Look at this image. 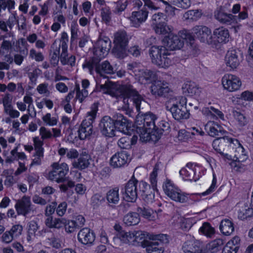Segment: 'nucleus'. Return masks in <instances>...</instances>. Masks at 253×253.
Wrapping results in <instances>:
<instances>
[{
	"mask_svg": "<svg viewBox=\"0 0 253 253\" xmlns=\"http://www.w3.org/2000/svg\"><path fill=\"white\" fill-rule=\"evenodd\" d=\"M96 86L99 91L108 94L112 97L118 99L119 101L123 102L122 108L126 111V114L131 116L132 109L130 107L129 100L132 101L138 111L140 110V104L143 98L138 92L129 84L120 85L105 80L104 84H101L98 80Z\"/></svg>",
	"mask_w": 253,
	"mask_h": 253,
	"instance_id": "nucleus-1",
	"label": "nucleus"
},
{
	"mask_svg": "<svg viewBox=\"0 0 253 253\" xmlns=\"http://www.w3.org/2000/svg\"><path fill=\"white\" fill-rule=\"evenodd\" d=\"M156 119L155 115L150 112L144 115L139 113L137 115L135 122L136 131L141 141H155L156 139L154 129Z\"/></svg>",
	"mask_w": 253,
	"mask_h": 253,
	"instance_id": "nucleus-2",
	"label": "nucleus"
},
{
	"mask_svg": "<svg viewBox=\"0 0 253 253\" xmlns=\"http://www.w3.org/2000/svg\"><path fill=\"white\" fill-rule=\"evenodd\" d=\"M179 36L182 40V41L188 43L194 40V38H198L201 42L207 43L214 46L215 42L213 40L211 30L207 27L204 26H196L192 30L191 32L183 30L179 32Z\"/></svg>",
	"mask_w": 253,
	"mask_h": 253,
	"instance_id": "nucleus-3",
	"label": "nucleus"
},
{
	"mask_svg": "<svg viewBox=\"0 0 253 253\" xmlns=\"http://www.w3.org/2000/svg\"><path fill=\"white\" fill-rule=\"evenodd\" d=\"M155 33L163 36L168 35L163 41V44L166 45L171 50H175L181 48L184 45V42L181 41V39L178 35H173L171 33L172 28L168 25L166 22L160 23L152 26Z\"/></svg>",
	"mask_w": 253,
	"mask_h": 253,
	"instance_id": "nucleus-4",
	"label": "nucleus"
},
{
	"mask_svg": "<svg viewBox=\"0 0 253 253\" xmlns=\"http://www.w3.org/2000/svg\"><path fill=\"white\" fill-rule=\"evenodd\" d=\"M187 99L184 97L170 98L167 103V108L177 120L189 118V113L186 108Z\"/></svg>",
	"mask_w": 253,
	"mask_h": 253,
	"instance_id": "nucleus-5",
	"label": "nucleus"
},
{
	"mask_svg": "<svg viewBox=\"0 0 253 253\" xmlns=\"http://www.w3.org/2000/svg\"><path fill=\"white\" fill-rule=\"evenodd\" d=\"M164 45L165 47L152 46L149 50V55L154 64L161 68H168L172 65V61L168 57L169 55L168 50L170 49Z\"/></svg>",
	"mask_w": 253,
	"mask_h": 253,
	"instance_id": "nucleus-6",
	"label": "nucleus"
},
{
	"mask_svg": "<svg viewBox=\"0 0 253 253\" xmlns=\"http://www.w3.org/2000/svg\"><path fill=\"white\" fill-rule=\"evenodd\" d=\"M163 188L165 194L175 202L183 203L187 202L190 198L189 194L182 192L170 180L165 181Z\"/></svg>",
	"mask_w": 253,
	"mask_h": 253,
	"instance_id": "nucleus-7",
	"label": "nucleus"
},
{
	"mask_svg": "<svg viewBox=\"0 0 253 253\" xmlns=\"http://www.w3.org/2000/svg\"><path fill=\"white\" fill-rule=\"evenodd\" d=\"M205 169L196 163H188L179 170V175L184 181L198 180L205 173Z\"/></svg>",
	"mask_w": 253,
	"mask_h": 253,
	"instance_id": "nucleus-8",
	"label": "nucleus"
},
{
	"mask_svg": "<svg viewBox=\"0 0 253 253\" xmlns=\"http://www.w3.org/2000/svg\"><path fill=\"white\" fill-rule=\"evenodd\" d=\"M232 140V138L224 136L215 139L212 142L213 149L221 155V158L224 161L232 160L233 156L230 147Z\"/></svg>",
	"mask_w": 253,
	"mask_h": 253,
	"instance_id": "nucleus-9",
	"label": "nucleus"
},
{
	"mask_svg": "<svg viewBox=\"0 0 253 253\" xmlns=\"http://www.w3.org/2000/svg\"><path fill=\"white\" fill-rule=\"evenodd\" d=\"M128 41V38L125 32L120 31L115 34L113 52L116 56L123 58L126 56L127 53L126 46Z\"/></svg>",
	"mask_w": 253,
	"mask_h": 253,
	"instance_id": "nucleus-10",
	"label": "nucleus"
},
{
	"mask_svg": "<svg viewBox=\"0 0 253 253\" xmlns=\"http://www.w3.org/2000/svg\"><path fill=\"white\" fill-rule=\"evenodd\" d=\"M51 167L52 170L48 172L47 178L57 183L65 181L66 179L65 176L69 171L68 165L65 163L60 164L55 162L51 165Z\"/></svg>",
	"mask_w": 253,
	"mask_h": 253,
	"instance_id": "nucleus-11",
	"label": "nucleus"
},
{
	"mask_svg": "<svg viewBox=\"0 0 253 253\" xmlns=\"http://www.w3.org/2000/svg\"><path fill=\"white\" fill-rule=\"evenodd\" d=\"M221 84L223 89L229 92L238 91L242 86L240 78L236 75L230 73L223 75L221 79Z\"/></svg>",
	"mask_w": 253,
	"mask_h": 253,
	"instance_id": "nucleus-12",
	"label": "nucleus"
},
{
	"mask_svg": "<svg viewBox=\"0 0 253 253\" xmlns=\"http://www.w3.org/2000/svg\"><path fill=\"white\" fill-rule=\"evenodd\" d=\"M100 128L102 134L108 137L117 136L118 132L115 119L109 116L104 117L100 123Z\"/></svg>",
	"mask_w": 253,
	"mask_h": 253,
	"instance_id": "nucleus-13",
	"label": "nucleus"
},
{
	"mask_svg": "<svg viewBox=\"0 0 253 253\" xmlns=\"http://www.w3.org/2000/svg\"><path fill=\"white\" fill-rule=\"evenodd\" d=\"M128 68L133 71L135 76L141 83H149L155 78L154 73L147 70H140L136 63L129 64Z\"/></svg>",
	"mask_w": 253,
	"mask_h": 253,
	"instance_id": "nucleus-14",
	"label": "nucleus"
},
{
	"mask_svg": "<svg viewBox=\"0 0 253 253\" xmlns=\"http://www.w3.org/2000/svg\"><path fill=\"white\" fill-rule=\"evenodd\" d=\"M118 132L126 135H130L134 130L133 123L120 114L115 117Z\"/></svg>",
	"mask_w": 253,
	"mask_h": 253,
	"instance_id": "nucleus-15",
	"label": "nucleus"
},
{
	"mask_svg": "<svg viewBox=\"0 0 253 253\" xmlns=\"http://www.w3.org/2000/svg\"><path fill=\"white\" fill-rule=\"evenodd\" d=\"M242 56L238 50L231 49L226 53L224 62L230 71L236 70L240 66Z\"/></svg>",
	"mask_w": 253,
	"mask_h": 253,
	"instance_id": "nucleus-16",
	"label": "nucleus"
},
{
	"mask_svg": "<svg viewBox=\"0 0 253 253\" xmlns=\"http://www.w3.org/2000/svg\"><path fill=\"white\" fill-rule=\"evenodd\" d=\"M187 240L182 246V250L185 253H202L205 251L203 250V243L196 240L194 237L187 236Z\"/></svg>",
	"mask_w": 253,
	"mask_h": 253,
	"instance_id": "nucleus-17",
	"label": "nucleus"
},
{
	"mask_svg": "<svg viewBox=\"0 0 253 253\" xmlns=\"http://www.w3.org/2000/svg\"><path fill=\"white\" fill-rule=\"evenodd\" d=\"M111 41L108 38L99 39L95 47L94 54L99 59L105 57L111 48Z\"/></svg>",
	"mask_w": 253,
	"mask_h": 253,
	"instance_id": "nucleus-18",
	"label": "nucleus"
},
{
	"mask_svg": "<svg viewBox=\"0 0 253 253\" xmlns=\"http://www.w3.org/2000/svg\"><path fill=\"white\" fill-rule=\"evenodd\" d=\"M230 147L233 159H239L242 161H246L248 159L247 152L237 139L233 138Z\"/></svg>",
	"mask_w": 253,
	"mask_h": 253,
	"instance_id": "nucleus-19",
	"label": "nucleus"
},
{
	"mask_svg": "<svg viewBox=\"0 0 253 253\" xmlns=\"http://www.w3.org/2000/svg\"><path fill=\"white\" fill-rule=\"evenodd\" d=\"M78 241L84 245L90 246L93 245L95 234L94 232L88 228H84L79 231L77 235Z\"/></svg>",
	"mask_w": 253,
	"mask_h": 253,
	"instance_id": "nucleus-20",
	"label": "nucleus"
},
{
	"mask_svg": "<svg viewBox=\"0 0 253 253\" xmlns=\"http://www.w3.org/2000/svg\"><path fill=\"white\" fill-rule=\"evenodd\" d=\"M182 90L186 95L196 99L201 98L203 94L202 89L196 83L191 82L185 83L183 85Z\"/></svg>",
	"mask_w": 253,
	"mask_h": 253,
	"instance_id": "nucleus-21",
	"label": "nucleus"
},
{
	"mask_svg": "<svg viewBox=\"0 0 253 253\" xmlns=\"http://www.w3.org/2000/svg\"><path fill=\"white\" fill-rule=\"evenodd\" d=\"M137 181L134 179L130 180L126 183L125 188L124 198L127 202H134L137 197Z\"/></svg>",
	"mask_w": 253,
	"mask_h": 253,
	"instance_id": "nucleus-22",
	"label": "nucleus"
},
{
	"mask_svg": "<svg viewBox=\"0 0 253 253\" xmlns=\"http://www.w3.org/2000/svg\"><path fill=\"white\" fill-rule=\"evenodd\" d=\"M134 245L140 244L143 247V243L150 241H155L158 238V235L147 233L142 231H133Z\"/></svg>",
	"mask_w": 253,
	"mask_h": 253,
	"instance_id": "nucleus-23",
	"label": "nucleus"
},
{
	"mask_svg": "<svg viewBox=\"0 0 253 253\" xmlns=\"http://www.w3.org/2000/svg\"><path fill=\"white\" fill-rule=\"evenodd\" d=\"M213 40L215 42L214 46L217 43H226L229 41L230 35L227 29L224 27L215 29L213 32Z\"/></svg>",
	"mask_w": 253,
	"mask_h": 253,
	"instance_id": "nucleus-24",
	"label": "nucleus"
},
{
	"mask_svg": "<svg viewBox=\"0 0 253 253\" xmlns=\"http://www.w3.org/2000/svg\"><path fill=\"white\" fill-rule=\"evenodd\" d=\"M159 235L155 241H150L148 242H145L143 244V248H145L148 253H163L164 248L163 244L158 240L159 239Z\"/></svg>",
	"mask_w": 253,
	"mask_h": 253,
	"instance_id": "nucleus-25",
	"label": "nucleus"
},
{
	"mask_svg": "<svg viewBox=\"0 0 253 253\" xmlns=\"http://www.w3.org/2000/svg\"><path fill=\"white\" fill-rule=\"evenodd\" d=\"M239 218L244 220L253 216V208L245 202L238 203L235 207Z\"/></svg>",
	"mask_w": 253,
	"mask_h": 253,
	"instance_id": "nucleus-26",
	"label": "nucleus"
},
{
	"mask_svg": "<svg viewBox=\"0 0 253 253\" xmlns=\"http://www.w3.org/2000/svg\"><path fill=\"white\" fill-rule=\"evenodd\" d=\"M206 132L211 137H215L220 134H224L225 131L217 123L210 121L205 125Z\"/></svg>",
	"mask_w": 253,
	"mask_h": 253,
	"instance_id": "nucleus-27",
	"label": "nucleus"
},
{
	"mask_svg": "<svg viewBox=\"0 0 253 253\" xmlns=\"http://www.w3.org/2000/svg\"><path fill=\"white\" fill-rule=\"evenodd\" d=\"M128 161V156L125 152L115 154L110 159V163L114 168H120L125 165Z\"/></svg>",
	"mask_w": 253,
	"mask_h": 253,
	"instance_id": "nucleus-28",
	"label": "nucleus"
},
{
	"mask_svg": "<svg viewBox=\"0 0 253 253\" xmlns=\"http://www.w3.org/2000/svg\"><path fill=\"white\" fill-rule=\"evenodd\" d=\"M75 186V191L77 194L80 196H83L85 194L87 191V188L85 185L82 183H78L75 185L73 181L68 180L66 184H63L60 186V189L61 191L65 192L68 188H72Z\"/></svg>",
	"mask_w": 253,
	"mask_h": 253,
	"instance_id": "nucleus-29",
	"label": "nucleus"
},
{
	"mask_svg": "<svg viewBox=\"0 0 253 253\" xmlns=\"http://www.w3.org/2000/svg\"><path fill=\"white\" fill-rule=\"evenodd\" d=\"M148 12L145 10L133 11L129 17L131 24L133 27H138L145 22L148 17Z\"/></svg>",
	"mask_w": 253,
	"mask_h": 253,
	"instance_id": "nucleus-30",
	"label": "nucleus"
},
{
	"mask_svg": "<svg viewBox=\"0 0 253 253\" xmlns=\"http://www.w3.org/2000/svg\"><path fill=\"white\" fill-rule=\"evenodd\" d=\"M30 198L24 196L21 200H18L15 205V208L19 214L26 215L31 210Z\"/></svg>",
	"mask_w": 253,
	"mask_h": 253,
	"instance_id": "nucleus-31",
	"label": "nucleus"
},
{
	"mask_svg": "<svg viewBox=\"0 0 253 253\" xmlns=\"http://www.w3.org/2000/svg\"><path fill=\"white\" fill-rule=\"evenodd\" d=\"M241 239L234 236L226 243L223 249L222 253H237L240 247Z\"/></svg>",
	"mask_w": 253,
	"mask_h": 253,
	"instance_id": "nucleus-32",
	"label": "nucleus"
},
{
	"mask_svg": "<svg viewBox=\"0 0 253 253\" xmlns=\"http://www.w3.org/2000/svg\"><path fill=\"white\" fill-rule=\"evenodd\" d=\"M169 90L168 84L160 80L154 81L151 86V92L155 95H163Z\"/></svg>",
	"mask_w": 253,
	"mask_h": 253,
	"instance_id": "nucleus-33",
	"label": "nucleus"
},
{
	"mask_svg": "<svg viewBox=\"0 0 253 253\" xmlns=\"http://www.w3.org/2000/svg\"><path fill=\"white\" fill-rule=\"evenodd\" d=\"M91 160L90 156L86 152H82L79 158L72 163V166L75 168L84 169L87 168Z\"/></svg>",
	"mask_w": 253,
	"mask_h": 253,
	"instance_id": "nucleus-34",
	"label": "nucleus"
},
{
	"mask_svg": "<svg viewBox=\"0 0 253 253\" xmlns=\"http://www.w3.org/2000/svg\"><path fill=\"white\" fill-rule=\"evenodd\" d=\"M92 125L91 122H86V120L83 121L79 129V136L81 139H85L92 133Z\"/></svg>",
	"mask_w": 253,
	"mask_h": 253,
	"instance_id": "nucleus-35",
	"label": "nucleus"
},
{
	"mask_svg": "<svg viewBox=\"0 0 253 253\" xmlns=\"http://www.w3.org/2000/svg\"><path fill=\"white\" fill-rule=\"evenodd\" d=\"M66 218H65L48 216L45 220V224L49 228L60 229L63 227Z\"/></svg>",
	"mask_w": 253,
	"mask_h": 253,
	"instance_id": "nucleus-36",
	"label": "nucleus"
},
{
	"mask_svg": "<svg viewBox=\"0 0 253 253\" xmlns=\"http://www.w3.org/2000/svg\"><path fill=\"white\" fill-rule=\"evenodd\" d=\"M139 192L141 193L145 200L148 203H152L155 198L154 194L152 191L150 193L147 191L150 190L149 185L144 181H141L139 184Z\"/></svg>",
	"mask_w": 253,
	"mask_h": 253,
	"instance_id": "nucleus-37",
	"label": "nucleus"
},
{
	"mask_svg": "<svg viewBox=\"0 0 253 253\" xmlns=\"http://www.w3.org/2000/svg\"><path fill=\"white\" fill-rule=\"evenodd\" d=\"M202 113L204 115L207 116H211L216 119H219L221 121L225 120V116L223 112L213 106L204 108L202 109Z\"/></svg>",
	"mask_w": 253,
	"mask_h": 253,
	"instance_id": "nucleus-38",
	"label": "nucleus"
},
{
	"mask_svg": "<svg viewBox=\"0 0 253 253\" xmlns=\"http://www.w3.org/2000/svg\"><path fill=\"white\" fill-rule=\"evenodd\" d=\"M140 221L138 212H129L123 218L124 223L127 226H133L138 224Z\"/></svg>",
	"mask_w": 253,
	"mask_h": 253,
	"instance_id": "nucleus-39",
	"label": "nucleus"
},
{
	"mask_svg": "<svg viewBox=\"0 0 253 253\" xmlns=\"http://www.w3.org/2000/svg\"><path fill=\"white\" fill-rule=\"evenodd\" d=\"M89 82L87 80L84 79L82 81V86L83 89L82 91L80 90V86L79 84H76L75 89L77 91L76 98L82 102L84 99L86 97L88 94V91L86 89L89 86Z\"/></svg>",
	"mask_w": 253,
	"mask_h": 253,
	"instance_id": "nucleus-40",
	"label": "nucleus"
},
{
	"mask_svg": "<svg viewBox=\"0 0 253 253\" xmlns=\"http://www.w3.org/2000/svg\"><path fill=\"white\" fill-rule=\"evenodd\" d=\"M214 16L219 21L223 23L231 22L234 19V16L231 14H227L224 9L219 7L215 12Z\"/></svg>",
	"mask_w": 253,
	"mask_h": 253,
	"instance_id": "nucleus-41",
	"label": "nucleus"
},
{
	"mask_svg": "<svg viewBox=\"0 0 253 253\" xmlns=\"http://www.w3.org/2000/svg\"><path fill=\"white\" fill-rule=\"evenodd\" d=\"M58 154L61 157H66L70 160L75 159L79 155L78 151L74 148L68 149L64 147H60L58 149Z\"/></svg>",
	"mask_w": 253,
	"mask_h": 253,
	"instance_id": "nucleus-42",
	"label": "nucleus"
},
{
	"mask_svg": "<svg viewBox=\"0 0 253 253\" xmlns=\"http://www.w3.org/2000/svg\"><path fill=\"white\" fill-rule=\"evenodd\" d=\"M219 229L223 235L229 236L231 234L234 230L233 223L229 219H223L220 222Z\"/></svg>",
	"mask_w": 253,
	"mask_h": 253,
	"instance_id": "nucleus-43",
	"label": "nucleus"
},
{
	"mask_svg": "<svg viewBox=\"0 0 253 253\" xmlns=\"http://www.w3.org/2000/svg\"><path fill=\"white\" fill-rule=\"evenodd\" d=\"M134 235L133 231L131 232H121L119 235H117L116 238H114L115 242L120 240L123 243H130L134 245Z\"/></svg>",
	"mask_w": 253,
	"mask_h": 253,
	"instance_id": "nucleus-44",
	"label": "nucleus"
},
{
	"mask_svg": "<svg viewBox=\"0 0 253 253\" xmlns=\"http://www.w3.org/2000/svg\"><path fill=\"white\" fill-rule=\"evenodd\" d=\"M137 212L142 217L149 220H155L158 218V212L151 209L139 208Z\"/></svg>",
	"mask_w": 253,
	"mask_h": 253,
	"instance_id": "nucleus-45",
	"label": "nucleus"
},
{
	"mask_svg": "<svg viewBox=\"0 0 253 253\" xmlns=\"http://www.w3.org/2000/svg\"><path fill=\"white\" fill-rule=\"evenodd\" d=\"M229 163V164L232 170L242 173L244 172L246 169V166L243 164L245 161H242L237 159H233L230 161H226Z\"/></svg>",
	"mask_w": 253,
	"mask_h": 253,
	"instance_id": "nucleus-46",
	"label": "nucleus"
},
{
	"mask_svg": "<svg viewBox=\"0 0 253 253\" xmlns=\"http://www.w3.org/2000/svg\"><path fill=\"white\" fill-rule=\"evenodd\" d=\"M198 232L200 235L207 238H211L215 233V230L209 223L204 222L199 228Z\"/></svg>",
	"mask_w": 253,
	"mask_h": 253,
	"instance_id": "nucleus-47",
	"label": "nucleus"
},
{
	"mask_svg": "<svg viewBox=\"0 0 253 253\" xmlns=\"http://www.w3.org/2000/svg\"><path fill=\"white\" fill-rule=\"evenodd\" d=\"M198 216L190 218L180 217L178 223L179 227L183 230H188L196 222V219L195 218L199 219Z\"/></svg>",
	"mask_w": 253,
	"mask_h": 253,
	"instance_id": "nucleus-48",
	"label": "nucleus"
},
{
	"mask_svg": "<svg viewBox=\"0 0 253 253\" xmlns=\"http://www.w3.org/2000/svg\"><path fill=\"white\" fill-rule=\"evenodd\" d=\"M96 71L100 76H103L106 74H113L114 69L108 62L105 61L97 67Z\"/></svg>",
	"mask_w": 253,
	"mask_h": 253,
	"instance_id": "nucleus-49",
	"label": "nucleus"
},
{
	"mask_svg": "<svg viewBox=\"0 0 253 253\" xmlns=\"http://www.w3.org/2000/svg\"><path fill=\"white\" fill-rule=\"evenodd\" d=\"M106 198L109 204H118L120 200L119 189L115 188L109 191L107 194Z\"/></svg>",
	"mask_w": 253,
	"mask_h": 253,
	"instance_id": "nucleus-50",
	"label": "nucleus"
},
{
	"mask_svg": "<svg viewBox=\"0 0 253 253\" xmlns=\"http://www.w3.org/2000/svg\"><path fill=\"white\" fill-rule=\"evenodd\" d=\"M223 240L220 239H216L206 246V252L207 253H213L218 251L220 247L223 245Z\"/></svg>",
	"mask_w": 253,
	"mask_h": 253,
	"instance_id": "nucleus-51",
	"label": "nucleus"
},
{
	"mask_svg": "<svg viewBox=\"0 0 253 253\" xmlns=\"http://www.w3.org/2000/svg\"><path fill=\"white\" fill-rule=\"evenodd\" d=\"M201 16V11L199 10H190L184 13L183 18L186 20H197Z\"/></svg>",
	"mask_w": 253,
	"mask_h": 253,
	"instance_id": "nucleus-52",
	"label": "nucleus"
},
{
	"mask_svg": "<svg viewBox=\"0 0 253 253\" xmlns=\"http://www.w3.org/2000/svg\"><path fill=\"white\" fill-rule=\"evenodd\" d=\"M234 121L236 124L239 126H243L247 123L246 117L241 113L234 111L233 112Z\"/></svg>",
	"mask_w": 253,
	"mask_h": 253,
	"instance_id": "nucleus-53",
	"label": "nucleus"
},
{
	"mask_svg": "<svg viewBox=\"0 0 253 253\" xmlns=\"http://www.w3.org/2000/svg\"><path fill=\"white\" fill-rule=\"evenodd\" d=\"M44 124L49 126H54L57 125L58 118L57 116L51 117L50 113H47L42 117Z\"/></svg>",
	"mask_w": 253,
	"mask_h": 253,
	"instance_id": "nucleus-54",
	"label": "nucleus"
},
{
	"mask_svg": "<svg viewBox=\"0 0 253 253\" xmlns=\"http://www.w3.org/2000/svg\"><path fill=\"white\" fill-rule=\"evenodd\" d=\"M78 227V224L74 220H68L66 218V221L64 224L63 227L65 228L66 232L72 233L74 232Z\"/></svg>",
	"mask_w": 253,
	"mask_h": 253,
	"instance_id": "nucleus-55",
	"label": "nucleus"
},
{
	"mask_svg": "<svg viewBox=\"0 0 253 253\" xmlns=\"http://www.w3.org/2000/svg\"><path fill=\"white\" fill-rule=\"evenodd\" d=\"M189 133L192 136V138L200 139L205 134L202 128L200 127H192L189 129Z\"/></svg>",
	"mask_w": 253,
	"mask_h": 253,
	"instance_id": "nucleus-56",
	"label": "nucleus"
},
{
	"mask_svg": "<svg viewBox=\"0 0 253 253\" xmlns=\"http://www.w3.org/2000/svg\"><path fill=\"white\" fill-rule=\"evenodd\" d=\"M61 62L64 65H70L73 66L75 65L76 59L74 56H71L70 57H67V51H62L61 54Z\"/></svg>",
	"mask_w": 253,
	"mask_h": 253,
	"instance_id": "nucleus-57",
	"label": "nucleus"
},
{
	"mask_svg": "<svg viewBox=\"0 0 253 253\" xmlns=\"http://www.w3.org/2000/svg\"><path fill=\"white\" fill-rule=\"evenodd\" d=\"M97 111L98 106L96 104H94L91 107L90 111L87 113L86 118L85 119V120H86V122H91L92 124L96 117Z\"/></svg>",
	"mask_w": 253,
	"mask_h": 253,
	"instance_id": "nucleus-58",
	"label": "nucleus"
},
{
	"mask_svg": "<svg viewBox=\"0 0 253 253\" xmlns=\"http://www.w3.org/2000/svg\"><path fill=\"white\" fill-rule=\"evenodd\" d=\"M38 229V225L36 222L32 221L29 222L28 228V240L30 241L33 238Z\"/></svg>",
	"mask_w": 253,
	"mask_h": 253,
	"instance_id": "nucleus-59",
	"label": "nucleus"
},
{
	"mask_svg": "<svg viewBox=\"0 0 253 253\" xmlns=\"http://www.w3.org/2000/svg\"><path fill=\"white\" fill-rule=\"evenodd\" d=\"M165 20V16L163 13L159 12L155 14L152 17V26L166 22Z\"/></svg>",
	"mask_w": 253,
	"mask_h": 253,
	"instance_id": "nucleus-60",
	"label": "nucleus"
},
{
	"mask_svg": "<svg viewBox=\"0 0 253 253\" xmlns=\"http://www.w3.org/2000/svg\"><path fill=\"white\" fill-rule=\"evenodd\" d=\"M13 172L12 170H7L4 171V174L6 175L4 184L6 186L10 187L15 182V179L12 176Z\"/></svg>",
	"mask_w": 253,
	"mask_h": 253,
	"instance_id": "nucleus-61",
	"label": "nucleus"
},
{
	"mask_svg": "<svg viewBox=\"0 0 253 253\" xmlns=\"http://www.w3.org/2000/svg\"><path fill=\"white\" fill-rule=\"evenodd\" d=\"M23 227L20 224L14 225L12 226L9 230L12 236L14 239L18 238L22 233Z\"/></svg>",
	"mask_w": 253,
	"mask_h": 253,
	"instance_id": "nucleus-62",
	"label": "nucleus"
},
{
	"mask_svg": "<svg viewBox=\"0 0 253 253\" xmlns=\"http://www.w3.org/2000/svg\"><path fill=\"white\" fill-rule=\"evenodd\" d=\"M118 144L119 146L122 149H129L131 148L130 138L127 136L120 138Z\"/></svg>",
	"mask_w": 253,
	"mask_h": 253,
	"instance_id": "nucleus-63",
	"label": "nucleus"
},
{
	"mask_svg": "<svg viewBox=\"0 0 253 253\" xmlns=\"http://www.w3.org/2000/svg\"><path fill=\"white\" fill-rule=\"evenodd\" d=\"M103 198L99 194L94 195L91 199V205L93 209L98 208L102 203Z\"/></svg>",
	"mask_w": 253,
	"mask_h": 253,
	"instance_id": "nucleus-64",
	"label": "nucleus"
}]
</instances>
